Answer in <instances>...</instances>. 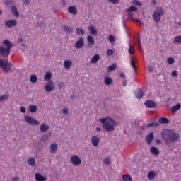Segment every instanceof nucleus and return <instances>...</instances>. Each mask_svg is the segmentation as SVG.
Wrapping results in <instances>:
<instances>
[{
  "label": "nucleus",
  "instance_id": "28",
  "mask_svg": "<svg viewBox=\"0 0 181 181\" xmlns=\"http://www.w3.org/2000/svg\"><path fill=\"white\" fill-rule=\"evenodd\" d=\"M180 108H181L180 104L173 105V107H171V112H176L177 111L180 110Z\"/></svg>",
  "mask_w": 181,
  "mask_h": 181
},
{
  "label": "nucleus",
  "instance_id": "4",
  "mask_svg": "<svg viewBox=\"0 0 181 181\" xmlns=\"http://www.w3.org/2000/svg\"><path fill=\"white\" fill-rule=\"evenodd\" d=\"M13 66V65L8 61L0 59V68L2 69L4 73H9Z\"/></svg>",
  "mask_w": 181,
  "mask_h": 181
},
{
  "label": "nucleus",
  "instance_id": "49",
  "mask_svg": "<svg viewBox=\"0 0 181 181\" xmlns=\"http://www.w3.org/2000/svg\"><path fill=\"white\" fill-rule=\"evenodd\" d=\"M136 22V24L139 25V27L143 26V23L141 22V21L137 19L136 21H135Z\"/></svg>",
  "mask_w": 181,
  "mask_h": 181
},
{
  "label": "nucleus",
  "instance_id": "12",
  "mask_svg": "<svg viewBox=\"0 0 181 181\" xmlns=\"http://www.w3.org/2000/svg\"><path fill=\"white\" fill-rule=\"evenodd\" d=\"M5 24L8 28H13L17 25V21L16 20H9L6 21Z\"/></svg>",
  "mask_w": 181,
  "mask_h": 181
},
{
  "label": "nucleus",
  "instance_id": "47",
  "mask_svg": "<svg viewBox=\"0 0 181 181\" xmlns=\"http://www.w3.org/2000/svg\"><path fill=\"white\" fill-rule=\"evenodd\" d=\"M113 53H114V52H112V49H107V54L108 57L112 55Z\"/></svg>",
  "mask_w": 181,
  "mask_h": 181
},
{
  "label": "nucleus",
  "instance_id": "40",
  "mask_svg": "<svg viewBox=\"0 0 181 181\" xmlns=\"http://www.w3.org/2000/svg\"><path fill=\"white\" fill-rule=\"evenodd\" d=\"M173 63H175V59H173V57H168L167 58V64H173Z\"/></svg>",
  "mask_w": 181,
  "mask_h": 181
},
{
  "label": "nucleus",
  "instance_id": "55",
  "mask_svg": "<svg viewBox=\"0 0 181 181\" xmlns=\"http://www.w3.org/2000/svg\"><path fill=\"white\" fill-rule=\"evenodd\" d=\"M119 77L120 78H126V74H124V73H120V74H119Z\"/></svg>",
  "mask_w": 181,
  "mask_h": 181
},
{
  "label": "nucleus",
  "instance_id": "22",
  "mask_svg": "<svg viewBox=\"0 0 181 181\" xmlns=\"http://www.w3.org/2000/svg\"><path fill=\"white\" fill-rule=\"evenodd\" d=\"M88 30H90V34L93 35H95L98 33V31H97V30H95L94 25H90L88 28Z\"/></svg>",
  "mask_w": 181,
  "mask_h": 181
},
{
  "label": "nucleus",
  "instance_id": "50",
  "mask_svg": "<svg viewBox=\"0 0 181 181\" xmlns=\"http://www.w3.org/2000/svg\"><path fill=\"white\" fill-rule=\"evenodd\" d=\"M136 45H137V46H139V49H141V40H139V38L137 39Z\"/></svg>",
  "mask_w": 181,
  "mask_h": 181
},
{
  "label": "nucleus",
  "instance_id": "23",
  "mask_svg": "<svg viewBox=\"0 0 181 181\" xmlns=\"http://www.w3.org/2000/svg\"><path fill=\"white\" fill-rule=\"evenodd\" d=\"M100 59V55L99 54H95V56L93 57L92 60L90 61V64H96Z\"/></svg>",
  "mask_w": 181,
  "mask_h": 181
},
{
  "label": "nucleus",
  "instance_id": "54",
  "mask_svg": "<svg viewBox=\"0 0 181 181\" xmlns=\"http://www.w3.org/2000/svg\"><path fill=\"white\" fill-rule=\"evenodd\" d=\"M58 86H59V88L62 89L64 88V83L63 82H59Z\"/></svg>",
  "mask_w": 181,
  "mask_h": 181
},
{
  "label": "nucleus",
  "instance_id": "59",
  "mask_svg": "<svg viewBox=\"0 0 181 181\" xmlns=\"http://www.w3.org/2000/svg\"><path fill=\"white\" fill-rule=\"evenodd\" d=\"M127 81L126 80L124 81V83L122 84L123 86H127Z\"/></svg>",
  "mask_w": 181,
  "mask_h": 181
},
{
  "label": "nucleus",
  "instance_id": "3",
  "mask_svg": "<svg viewBox=\"0 0 181 181\" xmlns=\"http://www.w3.org/2000/svg\"><path fill=\"white\" fill-rule=\"evenodd\" d=\"M2 45L3 46L0 47V55L3 57H8L10 55L11 49L13 47V45L9 40H3Z\"/></svg>",
  "mask_w": 181,
  "mask_h": 181
},
{
  "label": "nucleus",
  "instance_id": "60",
  "mask_svg": "<svg viewBox=\"0 0 181 181\" xmlns=\"http://www.w3.org/2000/svg\"><path fill=\"white\" fill-rule=\"evenodd\" d=\"M102 129L100 127H96V132H101Z\"/></svg>",
  "mask_w": 181,
  "mask_h": 181
},
{
  "label": "nucleus",
  "instance_id": "26",
  "mask_svg": "<svg viewBox=\"0 0 181 181\" xmlns=\"http://www.w3.org/2000/svg\"><path fill=\"white\" fill-rule=\"evenodd\" d=\"M71 66L72 62L69 60L64 62V67H65L66 69H69Z\"/></svg>",
  "mask_w": 181,
  "mask_h": 181
},
{
  "label": "nucleus",
  "instance_id": "63",
  "mask_svg": "<svg viewBox=\"0 0 181 181\" xmlns=\"http://www.w3.org/2000/svg\"><path fill=\"white\" fill-rule=\"evenodd\" d=\"M129 16L132 17L133 15H132L131 13H129Z\"/></svg>",
  "mask_w": 181,
  "mask_h": 181
},
{
  "label": "nucleus",
  "instance_id": "14",
  "mask_svg": "<svg viewBox=\"0 0 181 181\" xmlns=\"http://www.w3.org/2000/svg\"><path fill=\"white\" fill-rule=\"evenodd\" d=\"M54 90V85L51 82H49L47 83L46 86H45V90H46L48 93H50L52 90Z\"/></svg>",
  "mask_w": 181,
  "mask_h": 181
},
{
  "label": "nucleus",
  "instance_id": "10",
  "mask_svg": "<svg viewBox=\"0 0 181 181\" xmlns=\"http://www.w3.org/2000/svg\"><path fill=\"white\" fill-rule=\"evenodd\" d=\"M35 180H36V181H47V177L42 176L39 173H35Z\"/></svg>",
  "mask_w": 181,
  "mask_h": 181
},
{
  "label": "nucleus",
  "instance_id": "13",
  "mask_svg": "<svg viewBox=\"0 0 181 181\" xmlns=\"http://www.w3.org/2000/svg\"><path fill=\"white\" fill-rule=\"evenodd\" d=\"M92 144L94 147H97L100 143V138L95 136H93L91 139Z\"/></svg>",
  "mask_w": 181,
  "mask_h": 181
},
{
  "label": "nucleus",
  "instance_id": "45",
  "mask_svg": "<svg viewBox=\"0 0 181 181\" xmlns=\"http://www.w3.org/2000/svg\"><path fill=\"white\" fill-rule=\"evenodd\" d=\"M134 4L136 5L137 6H141V1H139L138 0H134Z\"/></svg>",
  "mask_w": 181,
  "mask_h": 181
},
{
  "label": "nucleus",
  "instance_id": "27",
  "mask_svg": "<svg viewBox=\"0 0 181 181\" xmlns=\"http://www.w3.org/2000/svg\"><path fill=\"white\" fill-rule=\"evenodd\" d=\"M28 165H29L30 166H35L36 165V162L35 161V158H29V159H28Z\"/></svg>",
  "mask_w": 181,
  "mask_h": 181
},
{
  "label": "nucleus",
  "instance_id": "21",
  "mask_svg": "<svg viewBox=\"0 0 181 181\" xmlns=\"http://www.w3.org/2000/svg\"><path fill=\"white\" fill-rule=\"evenodd\" d=\"M86 40H88V44H90L91 45H95V40H94V37L92 35H88L86 37Z\"/></svg>",
  "mask_w": 181,
  "mask_h": 181
},
{
  "label": "nucleus",
  "instance_id": "48",
  "mask_svg": "<svg viewBox=\"0 0 181 181\" xmlns=\"http://www.w3.org/2000/svg\"><path fill=\"white\" fill-rule=\"evenodd\" d=\"M171 76H172L173 78H175L176 76H177V71H173V72L171 73Z\"/></svg>",
  "mask_w": 181,
  "mask_h": 181
},
{
  "label": "nucleus",
  "instance_id": "38",
  "mask_svg": "<svg viewBox=\"0 0 181 181\" xmlns=\"http://www.w3.org/2000/svg\"><path fill=\"white\" fill-rule=\"evenodd\" d=\"M76 35H85V30L82 28H76Z\"/></svg>",
  "mask_w": 181,
  "mask_h": 181
},
{
  "label": "nucleus",
  "instance_id": "52",
  "mask_svg": "<svg viewBox=\"0 0 181 181\" xmlns=\"http://www.w3.org/2000/svg\"><path fill=\"white\" fill-rule=\"evenodd\" d=\"M13 3H14L13 0H8V1H6V5H10V4H12Z\"/></svg>",
  "mask_w": 181,
  "mask_h": 181
},
{
  "label": "nucleus",
  "instance_id": "36",
  "mask_svg": "<svg viewBox=\"0 0 181 181\" xmlns=\"http://www.w3.org/2000/svg\"><path fill=\"white\" fill-rule=\"evenodd\" d=\"M30 81H31V83H35L37 82V76L36 74H32L30 78Z\"/></svg>",
  "mask_w": 181,
  "mask_h": 181
},
{
  "label": "nucleus",
  "instance_id": "18",
  "mask_svg": "<svg viewBox=\"0 0 181 181\" xmlns=\"http://www.w3.org/2000/svg\"><path fill=\"white\" fill-rule=\"evenodd\" d=\"M49 148L51 149V151H49L51 153H56L58 148L57 144H55V143L52 144L51 146H49Z\"/></svg>",
  "mask_w": 181,
  "mask_h": 181
},
{
  "label": "nucleus",
  "instance_id": "62",
  "mask_svg": "<svg viewBox=\"0 0 181 181\" xmlns=\"http://www.w3.org/2000/svg\"><path fill=\"white\" fill-rule=\"evenodd\" d=\"M177 25H178L180 27H181V22H178V23H177Z\"/></svg>",
  "mask_w": 181,
  "mask_h": 181
},
{
  "label": "nucleus",
  "instance_id": "11",
  "mask_svg": "<svg viewBox=\"0 0 181 181\" xmlns=\"http://www.w3.org/2000/svg\"><path fill=\"white\" fill-rule=\"evenodd\" d=\"M145 105L147 108H156V102L152 101V100H146Z\"/></svg>",
  "mask_w": 181,
  "mask_h": 181
},
{
  "label": "nucleus",
  "instance_id": "53",
  "mask_svg": "<svg viewBox=\"0 0 181 181\" xmlns=\"http://www.w3.org/2000/svg\"><path fill=\"white\" fill-rule=\"evenodd\" d=\"M62 112H63V114L67 115L69 111L67 108L63 109L62 110Z\"/></svg>",
  "mask_w": 181,
  "mask_h": 181
},
{
  "label": "nucleus",
  "instance_id": "17",
  "mask_svg": "<svg viewBox=\"0 0 181 181\" xmlns=\"http://www.w3.org/2000/svg\"><path fill=\"white\" fill-rule=\"evenodd\" d=\"M68 11L69 13H71L73 15H77L78 13L77 8L74 6H69L68 8Z\"/></svg>",
  "mask_w": 181,
  "mask_h": 181
},
{
  "label": "nucleus",
  "instance_id": "58",
  "mask_svg": "<svg viewBox=\"0 0 181 181\" xmlns=\"http://www.w3.org/2000/svg\"><path fill=\"white\" fill-rule=\"evenodd\" d=\"M23 4H24L25 5H28V4H29V1H28V0H25V1H23Z\"/></svg>",
  "mask_w": 181,
  "mask_h": 181
},
{
  "label": "nucleus",
  "instance_id": "20",
  "mask_svg": "<svg viewBox=\"0 0 181 181\" xmlns=\"http://www.w3.org/2000/svg\"><path fill=\"white\" fill-rule=\"evenodd\" d=\"M50 127L47 125V124H42L41 126H40V130L42 132V133H45L47 131H48V129H49Z\"/></svg>",
  "mask_w": 181,
  "mask_h": 181
},
{
  "label": "nucleus",
  "instance_id": "51",
  "mask_svg": "<svg viewBox=\"0 0 181 181\" xmlns=\"http://www.w3.org/2000/svg\"><path fill=\"white\" fill-rule=\"evenodd\" d=\"M20 112H21L22 113H25L26 112V109L24 107H20Z\"/></svg>",
  "mask_w": 181,
  "mask_h": 181
},
{
  "label": "nucleus",
  "instance_id": "34",
  "mask_svg": "<svg viewBox=\"0 0 181 181\" xmlns=\"http://www.w3.org/2000/svg\"><path fill=\"white\" fill-rule=\"evenodd\" d=\"M117 69V64H113L112 66H109L107 67V72H111L112 71H115V69Z\"/></svg>",
  "mask_w": 181,
  "mask_h": 181
},
{
  "label": "nucleus",
  "instance_id": "19",
  "mask_svg": "<svg viewBox=\"0 0 181 181\" xmlns=\"http://www.w3.org/2000/svg\"><path fill=\"white\" fill-rule=\"evenodd\" d=\"M156 174L155 171H149V173L147 174V178L149 179V180H153L156 178Z\"/></svg>",
  "mask_w": 181,
  "mask_h": 181
},
{
  "label": "nucleus",
  "instance_id": "43",
  "mask_svg": "<svg viewBox=\"0 0 181 181\" xmlns=\"http://www.w3.org/2000/svg\"><path fill=\"white\" fill-rule=\"evenodd\" d=\"M110 163V160L109 158H107L105 159H103V164L106 165H109Z\"/></svg>",
  "mask_w": 181,
  "mask_h": 181
},
{
  "label": "nucleus",
  "instance_id": "33",
  "mask_svg": "<svg viewBox=\"0 0 181 181\" xmlns=\"http://www.w3.org/2000/svg\"><path fill=\"white\" fill-rule=\"evenodd\" d=\"M37 110V105H30L29 107L30 112L34 113V112H36Z\"/></svg>",
  "mask_w": 181,
  "mask_h": 181
},
{
  "label": "nucleus",
  "instance_id": "61",
  "mask_svg": "<svg viewBox=\"0 0 181 181\" xmlns=\"http://www.w3.org/2000/svg\"><path fill=\"white\" fill-rule=\"evenodd\" d=\"M22 41H23L22 38H19V40H18L19 43H21Z\"/></svg>",
  "mask_w": 181,
  "mask_h": 181
},
{
  "label": "nucleus",
  "instance_id": "9",
  "mask_svg": "<svg viewBox=\"0 0 181 181\" xmlns=\"http://www.w3.org/2000/svg\"><path fill=\"white\" fill-rule=\"evenodd\" d=\"M154 138H155V136L153 135V132L149 133V134L147 135L146 137V144L150 145L151 143H153V140Z\"/></svg>",
  "mask_w": 181,
  "mask_h": 181
},
{
  "label": "nucleus",
  "instance_id": "25",
  "mask_svg": "<svg viewBox=\"0 0 181 181\" xmlns=\"http://www.w3.org/2000/svg\"><path fill=\"white\" fill-rule=\"evenodd\" d=\"M11 12H12L13 15L15 16L16 18H18L19 13H18V11L17 10L16 7H15V6L11 7Z\"/></svg>",
  "mask_w": 181,
  "mask_h": 181
},
{
  "label": "nucleus",
  "instance_id": "30",
  "mask_svg": "<svg viewBox=\"0 0 181 181\" xmlns=\"http://www.w3.org/2000/svg\"><path fill=\"white\" fill-rule=\"evenodd\" d=\"M137 11L138 8L134 6H130V7L127 9V11L129 13L136 12Z\"/></svg>",
  "mask_w": 181,
  "mask_h": 181
},
{
  "label": "nucleus",
  "instance_id": "46",
  "mask_svg": "<svg viewBox=\"0 0 181 181\" xmlns=\"http://www.w3.org/2000/svg\"><path fill=\"white\" fill-rule=\"evenodd\" d=\"M111 4H117L119 3V0H108Z\"/></svg>",
  "mask_w": 181,
  "mask_h": 181
},
{
  "label": "nucleus",
  "instance_id": "8",
  "mask_svg": "<svg viewBox=\"0 0 181 181\" xmlns=\"http://www.w3.org/2000/svg\"><path fill=\"white\" fill-rule=\"evenodd\" d=\"M84 38L81 37L80 39H78V41L76 42L75 43V48L76 49H81L83 47H84Z\"/></svg>",
  "mask_w": 181,
  "mask_h": 181
},
{
  "label": "nucleus",
  "instance_id": "32",
  "mask_svg": "<svg viewBox=\"0 0 181 181\" xmlns=\"http://www.w3.org/2000/svg\"><path fill=\"white\" fill-rule=\"evenodd\" d=\"M51 78H52L51 72H46V74L45 75V81H50Z\"/></svg>",
  "mask_w": 181,
  "mask_h": 181
},
{
  "label": "nucleus",
  "instance_id": "1",
  "mask_svg": "<svg viewBox=\"0 0 181 181\" xmlns=\"http://www.w3.org/2000/svg\"><path fill=\"white\" fill-rule=\"evenodd\" d=\"M161 137L165 141L166 144L178 142L180 134L173 130L166 129L161 132Z\"/></svg>",
  "mask_w": 181,
  "mask_h": 181
},
{
  "label": "nucleus",
  "instance_id": "7",
  "mask_svg": "<svg viewBox=\"0 0 181 181\" xmlns=\"http://www.w3.org/2000/svg\"><path fill=\"white\" fill-rule=\"evenodd\" d=\"M71 163L75 166H79L82 163V160L78 156L73 155L71 157Z\"/></svg>",
  "mask_w": 181,
  "mask_h": 181
},
{
  "label": "nucleus",
  "instance_id": "29",
  "mask_svg": "<svg viewBox=\"0 0 181 181\" xmlns=\"http://www.w3.org/2000/svg\"><path fill=\"white\" fill-rule=\"evenodd\" d=\"M104 83L105 86H110L112 83V80L111 78L105 77L104 79Z\"/></svg>",
  "mask_w": 181,
  "mask_h": 181
},
{
  "label": "nucleus",
  "instance_id": "5",
  "mask_svg": "<svg viewBox=\"0 0 181 181\" xmlns=\"http://www.w3.org/2000/svg\"><path fill=\"white\" fill-rule=\"evenodd\" d=\"M24 120H25V122H26L28 124L33 125V126L39 125V121L34 119V118L31 117L30 116L25 115Z\"/></svg>",
  "mask_w": 181,
  "mask_h": 181
},
{
  "label": "nucleus",
  "instance_id": "2",
  "mask_svg": "<svg viewBox=\"0 0 181 181\" xmlns=\"http://www.w3.org/2000/svg\"><path fill=\"white\" fill-rule=\"evenodd\" d=\"M98 122L102 123L103 129L107 132H112L115 129V127L119 125L117 121H115L111 117H103L98 119Z\"/></svg>",
  "mask_w": 181,
  "mask_h": 181
},
{
  "label": "nucleus",
  "instance_id": "39",
  "mask_svg": "<svg viewBox=\"0 0 181 181\" xmlns=\"http://www.w3.org/2000/svg\"><path fill=\"white\" fill-rule=\"evenodd\" d=\"M108 41H110V43L113 44L115 41H116V38H115L114 36L110 35V36H108Z\"/></svg>",
  "mask_w": 181,
  "mask_h": 181
},
{
  "label": "nucleus",
  "instance_id": "35",
  "mask_svg": "<svg viewBox=\"0 0 181 181\" xmlns=\"http://www.w3.org/2000/svg\"><path fill=\"white\" fill-rule=\"evenodd\" d=\"M64 31H65L66 34H70L72 32V28H69L68 25H64Z\"/></svg>",
  "mask_w": 181,
  "mask_h": 181
},
{
  "label": "nucleus",
  "instance_id": "15",
  "mask_svg": "<svg viewBox=\"0 0 181 181\" xmlns=\"http://www.w3.org/2000/svg\"><path fill=\"white\" fill-rule=\"evenodd\" d=\"M144 95V91L141 89H139L135 90V98L137 99H141L143 98Z\"/></svg>",
  "mask_w": 181,
  "mask_h": 181
},
{
  "label": "nucleus",
  "instance_id": "37",
  "mask_svg": "<svg viewBox=\"0 0 181 181\" xmlns=\"http://www.w3.org/2000/svg\"><path fill=\"white\" fill-rule=\"evenodd\" d=\"M159 122H160V124H168L169 121L166 117H160V119H159Z\"/></svg>",
  "mask_w": 181,
  "mask_h": 181
},
{
  "label": "nucleus",
  "instance_id": "44",
  "mask_svg": "<svg viewBox=\"0 0 181 181\" xmlns=\"http://www.w3.org/2000/svg\"><path fill=\"white\" fill-rule=\"evenodd\" d=\"M8 99V96L7 95H3L0 97V101L1 102H4V100H7Z\"/></svg>",
  "mask_w": 181,
  "mask_h": 181
},
{
  "label": "nucleus",
  "instance_id": "64",
  "mask_svg": "<svg viewBox=\"0 0 181 181\" xmlns=\"http://www.w3.org/2000/svg\"><path fill=\"white\" fill-rule=\"evenodd\" d=\"M3 12L1 10H0V16L2 15Z\"/></svg>",
  "mask_w": 181,
  "mask_h": 181
},
{
  "label": "nucleus",
  "instance_id": "6",
  "mask_svg": "<svg viewBox=\"0 0 181 181\" xmlns=\"http://www.w3.org/2000/svg\"><path fill=\"white\" fill-rule=\"evenodd\" d=\"M164 12L162 8L159 10V12L154 11L153 14H152V18H153L154 22L158 23L160 21L161 16L163 15Z\"/></svg>",
  "mask_w": 181,
  "mask_h": 181
},
{
  "label": "nucleus",
  "instance_id": "56",
  "mask_svg": "<svg viewBox=\"0 0 181 181\" xmlns=\"http://www.w3.org/2000/svg\"><path fill=\"white\" fill-rule=\"evenodd\" d=\"M46 140H47V136H42V138H41V141H46Z\"/></svg>",
  "mask_w": 181,
  "mask_h": 181
},
{
  "label": "nucleus",
  "instance_id": "24",
  "mask_svg": "<svg viewBox=\"0 0 181 181\" xmlns=\"http://www.w3.org/2000/svg\"><path fill=\"white\" fill-rule=\"evenodd\" d=\"M151 153L155 156H158L159 151H158V148H156L155 146H151Z\"/></svg>",
  "mask_w": 181,
  "mask_h": 181
},
{
  "label": "nucleus",
  "instance_id": "57",
  "mask_svg": "<svg viewBox=\"0 0 181 181\" xmlns=\"http://www.w3.org/2000/svg\"><path fill=\"white\" fill-rule=\"evenodd\" d=\"M19 178L18 177H12V181H18Z\"/></svg>",
  "mask_w": 181,
  "mask_h": 181
},
{
  "label": "nucleus",
  "instance_id": "16",
  "mask_svg": "<svg viewBox=\"0 0 181 181\" xmlns=\"http://www.w3.org/2000/svg\"><path fill=\"white\" fill-rule=\"evenodd\" d=\"M136 58L134 57H132V58L130 59V66H132V69H134V72H136Z\"/></svg>",
  "mask_w": 181,
  "mask_h": 181
},
{
  "label": "nucleus",
  "instance_id": "41",
  "mask_svg": "<svg viewBox=\"0 0 181 181\" xmlns=\"http://www.w3.org/2000/svg\"><path fill=\"white\" fill-rule=\"evenodd\" d=\"M129 53L130 54H134V47L132 45H129Z\"/></svg>",
  "mask_w": 181,
  "mask_h": 181
},
{
  "label": "nucleus",
  "instance_id": "42",
  "mask_svg": "<svg viewBox=\"0 0 181 181\" xmlns=\"http://www.w3.org/2000/svg\"><path fill=\"white\" fill-rule=\"evenodd\" d=\"M159 124L158 123H148L147 124V127H158Z\"/></svg>",
  "mask_w": 181,
  "mask_h": 181
},
{
  "label": "nucleus",
  "instance_id": "31",
  "mask_svg": "<svg viewBox=\"0 0 181 181\" xmlns=\"http://www.w3.org/2000/svg\"><path fill=\"white\" fill-rule=\"evenodd\" d=\"M174 44H181V35L176 36L173 40Z\"/></svg>",
  "mask_w": 181,
  "mask_h": 181
}]
</instances>
